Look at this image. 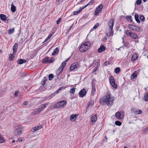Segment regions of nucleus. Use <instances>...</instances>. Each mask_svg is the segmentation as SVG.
Here are the masks:
<instances>
[{
  "instance_id": "f257e3e1",
  "label": "nucleus",
  "mask_w": 148,
  "mask_h": 148,
  "mask_svg": "<svg viewBox=\"0 0 148 148\" xmlns=\"http://www.w3.org/2000/svg\"><path fill=\"white\" fill-rule=\"evenodd\" d=\"M90 45L89 41L85 42L82 44L79 47V50L82 52H84L88 50Z\"/></svg>"
},
{
  "instance_id": "f03ea898",
  "label": "nucleus",
  "mask_w": 148,
  "mask_h": 148,
  "mask_svg": "<svg viewBox=\"0 0 148 148\" xmlns=\"http://www.w3.org/2000/svg\"><path fill=\"white\" fill-rule=\"evenodd\" d=\"M114 100L113 98L110 97V94L106 95V98H105V102L106 103L108 106L110 107L112 105Z\"/></svg>"
},
{
  "instance_id": "7ed1b4c3",
  "label": "nucleus",
  "mask_w": 148,
  "mask_h": 148,
  "mask_svg": "<svg viewBox=\"0 0 148 148\" xmlns=\"http://www.w3.org/2000/svg\"><path fill=\"white\" fill-rule=\"evenodd\" d=\"M23 129L22 126H18L14 131V134L18 136L21 134L23 132Z\"/></svg>"
},
{
  "instance_id": "20e7f679",
  "label": "nucleus",
  "mask_w": 148,
  "mask_h": 148,
  "mask_svg": "<svg viewBox=\"0 0 148 148\" xmlns=\"http://www.w3.org/2000/svg\"><path fill=\"white\" fill-rule=\"evenodd\" d=\"M48 103H44L41 105L39 106L38 109L35 111V113L36 114H38L40 113V112L43 111L44 108L46 107V105H48Z\"/></svg>"
},
{
  "instance_id": "39448f33",
  "label": "nucleus",
  "mask_w": 148,
  "mask_h": 148,
  "mask_svg": "<svg viewBox=\"0 0 148 148\" xmlns=\"http://www.w3.org/2000/svg\"><path fill=\"white\" fill-rule=\"evenodd\" d=\"M114 20L113 18H111V19L108 22V25L109 27V29L110 30H110H109V31L110 33H109V35H110L112 30L113 29V27L114 25ZM109 34V33H107V35H108V34Z\"/></svg>"
},
{
  "instance_id": "423d86ee",
  "label": "nucleus",
  "mask_w": 148,
  "mask_h": 148,
  "mask_svg": "<svg viewBox=\"0 0 148 148\" xmlns=\"http://www.w3.org/2000/svg\"><path fill=\"white\" fill-rule=\"evenodd\" d=\"M66 101L65 100H63L60 101L57 103L54 106V108H56L57 107L58 108H59L60 107L64 106L66 103Z\"/></svg>"
},
{
  "instance_id": "0eeeda50",
  "label": "nucleus",
  "mask_w": 148,
  "mask_h": 148,
  "mask_svg": "<svg viewBox=\"0 0 148 148\" xmlns=\"http://www.w3.org/2000/svg\"><path fill=\"white\" fill-rule=\"evenodd\" d=\"M128 28L130 29L138 31L140 29V28L138 26H135L133 24H129Z\"/></svg>"
},
{
  "instance_id": "6e6552de",
  "label": "nucleus",
  "mask_w": 148,
  "mask_h": 148,
  "mask_svg": "<svg viewBox=\"0 0 148 148\" xmlns=\"http://www.w3.org/2000/svg\"><path fill=\"white\" fill-rule=\"evenodd\" d=\"M86 90L84 88H83L80 91L79 94L80 97H83L86 95Z\"/></svg>"
},
{
  "instance_id": "1a4fd4ad",
  "label": "nucleus",
  "mask_w": 148,
  "mask_h": 148,
  "mask_svg": "<svg viewBox=\"0 0 148 148\" xmlns=\"http://www.w3.org/2000/svg\"><path fill=\"white\" fill-rule=\"evenodd\" d=\"M115 116L117 119H121L124 117V115H122L121 113L119 111L116 113Z\"/></svg>"
},
{
  "instance_id": "9d476101",
  "label": "nucleus",
  "mask_w": 148,
  "mask_h": 148,
  "mask_svg": "<svg viewBox=\"0 0 148 148\" xmlns=\"http://www.w3.org/2000/svg\"><path fill=\"white\" fill-rule=\"evenodd\" d=\"M92 89L91 92V95L92 96H93L95 94V92L96 91V89H95V84L92 83Z\"/></svg>"
},
{
  "instance_id": "9b49d317",
  "label": "nucleus",
  "mask_w": 148,
  "mask_h": 148,
  "mask_svg": "<svg viewBox=\"0 0 148 148\" xmlns=\"http://www.w3.org/2000/svg\"><path fill=\"white\" fill-rule=\"evenodd\" d=\"M18 46V44L17 43H15L14 44L13 47V53L17 51Z\"/></svg>"
},
{
  "instance_id": "f8f14e48",
  "label": "nucleus",
  "mask_w": 148,
  "mask_h": 148,
  "mask_svg": "<svg viewBox=\"0 0 148 148\" xmlns=\"http://www.w3.org/2000/svg\"><path fill=\"white\" fill-rule=\"evenodd\" d=\"M106 49V47L103 45H101L98 49V51L99 53H101L104 51Z\"/></svg>"
},
{
  "instance_id": "ddd939ff",
  "label": "nucleus",
  "mask_w": 148,
  "mask_h": 148,
  "mask_svg": "<svg viewBox=\"0 0 148 148\" xmlns=\"http://www.w3.org/2000/svg\"><path fill=\"white\" fill-rule=\"evenodd\" d=\"M42 127V126L41 125H39L38 126H37L33 128L32 129V132H34L40 129Z\"/></svg>"
},
{
  "instance_id": "4468645a",
  "label": "nucleus",
  "mask_w": 148,
  "mask_h": 148,
  "mask_svg": "<svg viewBox=\"0 0 148 148\" xmlns=\"http://www.w3.org/2000/svg\"><path fill=\"white\" fill-rule=\"evenodd\" d=\"M27 61L23 59H19L17 61L18 63L19 64H21L23 63H25Z\"/></svg>"
},
{
  "instance_id": "2eb2a0df",
  "label": "nucleus",
  "mask_w": 148,
  "mask_h": 148,
  "mask_svg": "<svg viewBox=\"0 0 148 148\" xmlns=\"http://www.w3.org/2000/svg\"><path fill=\"white\" fill-rule=\"evenodd\" d=\"M0 18H1V20L3 21H5L7 19L6 16L3 14H0Z\"/></svg>"
},
{
  "instance_id": "dca6fc26",
  "label": "nucleus",
  "mask_w": 148,
  "mask_h": 148,
  "mask_svg": "<svg viewBox=\"0 0 148 148\" xmlns=\"http://www.w3.org/2000/svg\"><path fill=\"white\" fill-rule=\"evenodd\" d=\"M97 119V117L96 114L92 116L90 118V120L92 122L96 121Z\"/></svg>"
},
{
  "instance_id": "f3484780",
  "label": "nucleus",
  "mask_w": 148,
  "mask_h": 148,
  "mask_svg": "<svg viewBox=\"0 0 148 148\" xmlns=\"http://www.w3.org/2000/svg\"><path fill=\"white\" fill-rule=\"evenodd\" d=\"M14 2H15V1L13 2L12 4L11 8V11L13 12H14L16 10V7L13 4V3Z\"/></svg>"
},
{
  "instance_id": "a211bd4d",
  "label": "nucleus",
  "mask_w": 148,
  "mask_h": 148,
  "mask_svg": "<svg viewBox=\"0 0 148 148\" xmlns=\"http://www.w3.org/2000/svg\"><path fill=\"white\" fill-rule=\"evenodd\" d=\"M73 65V66L74 67V68L75 69H76L79 67V64L78 62H76L74 63H73L72 64Z\"/></svg>"
},
{
  "instance_id": "6ab92c4d",
  "label": "nucleus",
  "mask_w": 148,
  "mask_h": 148,
  "mask_svg": "<svg viewBox=\"0 0 148 148\" xmlns=\"http://www.w3.org/2000/svg\"><path fill=\"white\" fill-rule=\"evenodd\" d=\"M59 51V49L58 47H56L54 50L53 52L52 53V56L55 55L56 54L58 53Z\"/></svg>"
},
{
  "instance_id": "aec40b11",
  "label": "nucleus",
  "mask_w": 148,
  "mask_h": 148,
  "mask_svg": "<svg viewBox=\"0 0 148 148\" xmlns=\"http://www.w3.org/2000/svg\"><path fill=\"white\" fill-rule=\"evenodd\" d=\"M138 57L136 54H134L132 55V58L131 60L132 61H135L138 58Z\"/></svg>"
},
{
  "instance_id": "412c9836",
  "label": "nucleus",
  "mask_w": 148,
  "mask_h": 148,
  "mask_svg": "<svg viewBox=\"0 0 148 148\" xmlns=\"http://www.w3.org/2000/svg\"><path fill=\"white\" fill-rule=\"evenodd\" d=\"M135 18L136 21L138 23H140V21L139 19V16L138 14H136L134 16Z\"/></svg>"
},
{
  "instance_id": "4be33fe9",
  "label": "nucleus",
  "mask_w": 148,
  "mask_h": 148,
  "mask_svg": "<svg viewBox=\"0 0 148 148\" xmlns=\"http://www.w3.org/2000/svg\"><path fill=\"white\" fill-rule=\"evenodd\" d=\"M49 59V57H47L43 59L42 60V62L43 64H46L48 63V59Z\"/></svg>"
},
{
  "instance_id": "5701e85b",
  "label": "nucleus",
  "mask_w": 148,
  "mask_h": 148,
  "mask_svg": "<svg viewBox=\"0 0 148 148\" xmlns=\"http://www.w3.org/2000/svg\"><path fill=\"white\" fill-rule=\"evenodd\" d=\"M110 84L113 83L115 82V80L114 77L113 76H111L110 77Z\"/></svg>"
},
{
  "instance_id": "b1692460",
  "label": "nucleus",
  "mask_w": 148,
  "mask_h": 148,
  "mask_svg": "<svg viewBox=\"0 0 148 148\" xmlns=\"http://www.w3.org/2000/svg\"><path fill=\"white\" fill-rule=\"evenodd\" d=\"M131 37L133 38L136 39L138 38V36L136 34L132 32Z\"/></svg>"
},
{
  "instance_id": "393cba45",
  "label": "nucleus",
  "mask_w": 148,
  "mask_h": 148,
  "mask_svg": "<svg viewBox=\"0 0 148 148\" xmlns=\"http://www.w3.org/2000/svg\"><path fill=\"white\" fill-rule=\"evenodd\" d=\"M132 17L131 16H127L126 17L127 20L129 22H132Z\"/></svg>"
},
{
  "instance_id": "a878e982",
  "label": "nucleus",
  "mask_w": 148,
  "mask_h": 148,
  "mask_svg": "<svg viewBox=\"0 0 148 148\" xmlns=\"http://www.w3.org/2000/svg\"><path fill=\"white\" fill-rule=\"evenodd\" d=\"M137 77L136 73V72H134L131 75V77L132 79H134Z\"/></svg>"
},
{
  "instance_id": "bb28decb",
  "label": "nucleus",
  "mask_w": 148,
  "mask_h": 148,
  "mask_svg": "<svg viewBox=\"0 0 148 148\" xmlns=\"http://www.w3.org/2000/svg\"><path fill=\"white\" fill-rule=\"evenodd\" d=\"M14 57V56L13 55V54H10L9 55V59L10 61H12Z\"/></svg>"
},
{
  "instance_id": "cd10ccee",
  "label": "nucleus",
  "mask_w": 148,
  "mask_h": 148,
  "mask_svg": "<svg viewBox=\"0 0 148 148\" xmlns=\"http://www.w3.org/2000/svg\"><path fill=\"white\" fill-rule=\"evenodd\" d=\"M5 141V140L4 139L2 135L0 133V143H2Z\"/></svg>"
},
{
  "instance_id": "c85d7f7f",
  "label": "nucleus",
  "mask_w": 148,
  "mask_h": 148,
  "mask_svg": "<svg viewBox=\"0 0 148 148\" xmlns=\"http://www.w3.org/2000/svg\"><path fill=\"white\" fill-rule=\"evenodd\" d=\"M48 63H51L53 62L54 61V59L53 58H49V59H48Z\"/></svg>"
},
{
  "instance_id": "c756f323",
  "label": "nucleus",
  "mask_w": 148,
  "mask_h": 148,
  "mask_svg": "<svg viewBox=\"0 0 148 148\" xmlns=\"http://www.w3.org/2000/svg\"><path fill=\"white\" fill-rule=\"evenodd\" d=\"M143 99L145 101H147L148 100V93H147L145 94Z\"/></svg>"
},
{
  "instance_id": "7c9ffc66",
  "label": "nucleus",
  "mask_w": 148,
  "mask_h": 148,
  "mask_svg": "<svg viewBox=\"0 0 148 148\" xmlns=\"http://www.w3.org/2000/svg\"><path fill=\"white\" fill-rule=\"evenodd\" d=\"M120 71H121V69H120V68L119 67H118L116 68L115 69V70H114V72L116 73L117 74V73H119Z\"/></svg>"
},
{
  "instance_id": "2f4dec72",
  "label": "nucleus",
  "mask_w": 148,
  "mask_h": 148,
  "mask_svg": "<svg viewBox=\"0 0 148 148\" xmlns=\"http://www.w3.org/2000/svg\"><path fill=\"white\" fill-rule=\"evenodd\" d=\"M60 67H59L57 71L56 74L57 75H59L63 71L62 70H60Z\"/></svg>"
},
{
  "instance_id": "473e14b6",
  "label": "nucleus",
  "mask_w": 148,
  "mask_h": 148,
  "mask_svg": "<svg viewBox=\"0 0 148 148\" xmlns=\"http://www.w3.org/2000/svg\"><path fill=\"white\" fill-rule=\"evenodd\" d=\"M14 31V28H13L12 29H10L8 31L9 34H11Z\"/></svg>"
},
{
  "instance_id": "72a5a7b5",
  "label": "nucleus",
  "mask_w": 148,
  "mask_h": 148,
  "mask_svg": "<svg viewBox=\"0 0 148 148\" xmlns=\"http://www.w3.org/2000/svg\"><path fill=\"white\" fill-rule=\"evenodd\" d=\"M132 33V32L129 30H127L126 32V33L127 35L128 36H131Z\"/></svg>"
},
{
  "instance_id": "f704fd0d",
  "label": "nucleus",
  "mask_w": 148,
  "mask_h": 148,
  "mask_svg": "<svg viewBox=\"0 0 148 148\" xmlns=\"http://www.w3.org/2000/svg\"><path fill=\"white\" fill-rule=\"evenodd\" d=\"M115 124L116 125L120 126L122 124V123L121 121H115Z\"/></svg>"
},
{
  "instance_id": "c9c22d12",
  "label": "nucleus",
  "mask_w": 148,
  "mask_h": 148,
  "mask_svg": "<svg viewBox=\"0 0 148 148\" xmlns=\"http://www.w3.org/2000/svg\"><path fill=\"white\" fill-rule=\"evenodd\" d=\"M53 77H54L53 75L52 74H50L49 75V80L50 81L52 79H53Z\"/></svg>"
},
{
  "instance_id": "e433bc0d",
  "label": "nucleus",
  "mask_w": 148,
  "mask_h": 148,
  "mask_svg": "<svg viewBox=\"0 0 148 148\" xmlns=\"http://www.w3.org/2000/svg\"><path fill=\"white\" fill-rule=\"evenodd\" d=\"M140 19L141 21L143 22L145 20V18L143 15H140Z\"/></svg>"
},
{
  "instance_id": "4c0bfd02",
  "label": "nucleus",
  "mask_w": 148,
  "mask_h": 148,
  "mask_svg": "<svg viewBox=\"0 0 148 148\" xmlns=\"http://www.w3.org/2000/svg\"><path fill=\"white\" fill-rule=\"evenodd\" d=\"M112 86L114 88H117V85L115 84V82L111 84Z\"/></svg>"
},
{
  "instance_id": "58836bf2",
  "label": "nucleus",
  "mask_w": 148,
  "mask_h": 148,
  "mask_svg": "<svg viewBox=\"0 0 148 148\" xmlns=\"http://www.w3.org/2000/svg\"><path fill=\"white\" fill-rule=\"evenodd\" d=\"M81 12V10H78L74 11L73 12V14L74 15H76L80 13Z\"/></svg>"
},
{
  "instance_id": "ea45409f",
  "label": "nucleus",
  "mask_w": 148,
  "mask_h": 148,
  "mask_svg": "<svg viewBox=\"0 0 148 148\" xmlns=\"http://www.w3.org/2000/svg\"><path fill=\"white\" fill-rule=\"evenodd\" d=\"M47 80V78L46 77H44L43 79V81L41 82V83L42 85L44 84Z\"/></svg>"
},
{
  "instance_id": "a19ab883",
  "label": "nucleus",
  "mask_w": 148,
  "mask_h": 148,
  "mask_svg": "<svg viewBox=\"0 0 148 148\" xmlns=\"http://www.w3.org/2000/svg\"><path fill=\"white\" fill-rule=\"evenodd\" d=\"M100 12L99 11H98V8H96L94 13V15H97Z\"/></svg>"
},
{
  "instance_id": "79ce46f5",
  "label": "nucleus",
  "mask_w": 148,
  "mask_h": 148,
  "mask_svg": "<svg viewBox=\"0 0 148 148\" xmlns=\"http://www.w3.org/2000/svg\"><path fill=\"white\" fill-rule=\"evenodd\" d=\"M70 119L71 121H73V120H74L75 119V116L74 115H71L70 116Z\"/></svg>"
},
{
  "instance_id": "37998d69",
  "label": "nucleus",
  "mask_w": 148,
  "mask_h": 148,
  "mask_svg": "<svg viewBox=\"0 0 148 148\" xmlns=\"http://www.w3.org/2000/svg\"><path fill=\"white\" fill-rule=\"evenodd\" d=\"M142 113V111L141 110H136L135 114H140Z\"/></svg>"
},
{
  "instance_id": "c03bdc74",
  "label": "nucleus",
  "mask_w": 148,
  "mask_h": 148,
  "mask_svg": "<svg viewBox=\"0 0 148 148\" xmlns=\"http://www.w3.org/2000/svg\"><path fill=\"white\" fill-rule=\"evenodd\" d=\"M75 88H71L70 90V92L72 94H74L75 92Z\"/></svg>"
},
{
  "instance_id": "a18cd8bd",
  "label": "nucleus",
  "mask_w": 148,
  "mask_h": 148,
  "mask_svg": "<svg viewBox=\"0 0 148 148\" xmlns=\"http://www.w3.org/2000/svg\"><path fill=\"white\" fill-rule=\"evenodd\" d=\"M99 23H97L93 27V28L94 29H95L97 28V27L99 26Z\"/></svg>"
},
{
  "instance_id": "49530a36",
  "label": "nucleus",
  "mask_w": 148,
  "mask_h": 148,
  "mask_svg": "<svg viewBox=\"0 0 148 148\" xmlns=\"http://www.w3.org/2000/svg\"><path fill=\"white\" fill-rule=\"evenodd\" d=\"M94 3V1L93 0H91L87 4V5H92Z\"/></svg>"
},
{
  "instance_id": "de8ad7c7",
  "label": "nucleus",
  "mask_w": 148,
  "mask_h": 148,
  "mask_svg": "<svg viewBox=\"0 0 148 148\" xmlns=\"http://www.w3.org/2000/svg\"><path fill=\"white\" fill-rule=\"evenodd\" d=\"M136 3L137 5H140L141 3V0H137L136 2Z\"/></svg>"
},
{
  "instance_id": "09e8293b",
  "label": "nucleus",
  "mask_w": 148,
  "mask_h": 148,
  "mask_svg": "<svg viewBox=\"0 0 148 148\" xmlns=\"http://www.w3.org/2000/svg\"><path fill=\"white\" fill-rule=\"evenodd\" d=\"M103 5H102V4H101L100 5H99L97 7V8H98V9L99 8H100V10H102L103 8Z\"/></svg>"
},
{
  "instance_id": "8fccbe9b",
  "label": "nucleus",
  "mask_w": 148,
  "mask_h": 148,
  "mask_svg": "<svg viewBox=\"0 0 148 148\" xmlns=\"http://www.w3.org/2000/svg\"><path fill=\"white\" fill-rule=\"evenodd\" d=\"M64 66H65L64 65L62 64H61V65L60 66V70H62V71H63Z\"/></svg>"
},
{
  "instance_id": "3c124183",
  "label": "nucleus",
  "mask_w": 148,
  "mask_h": 148,
  "mask_svg": "<svg viewBox=\"0 0 148 148\" xmlns=\"http://www.w3.org/2000/svg\"><path fill=\"white\" fill-rule=\"evenodd\" d=\"M74 67L73 66V65L72 64L70 66V70L71 71H73L75 69L74 68Z\"/></svg>"
},
{
  "instance_id": "603ef678",
  "label": "nucleus",
  "mask_w": 148,
  "mask_h": 148,
  "mask_svg": "<svg viewBox=\"0 0 148 148\" xmlns=\"http://www.w3.org/2000/svg\"><path fill=\"white\" fill-rule=\"evenodd\" d=\"M61 20V18H58V20L57 21L56 23L58 24H60Z\"/></svg>"
},
{
  "instance_id": "864d4df0",
  "label": "nucleus",
  "mask_w": 148,
  "mask_h": 148,
  "mask_svg": "<svg viewBox=\"0 0 148 148\" xmlns=\"http://www.w3.org/2000/svg\"><path fill=\"white\" fill-rule=\"evenodd\" d=\"M87 6H88V5L87 4L85 6H84L82 8L80 7L79 10H81V11L82 10L84 9L85 8H86Z\"/></svg>"
},
{
  "instance_id": "5fc2aeb1",
  "label": "nucleus",
  "mask_w": 148,
  "mask_h": 148,
  "mask_svg": "<svg viewBox=\"0 0 148 148\" xmlns=\"http://www.w3.org/2000/svg\"><path fill=\"white\" fill-rule=\"evenodd\" d=\"M99 101L100 103L103 102H105V98H101L100 99Z\"/></svg>"
},
{
  "instance_id": "6e6d98bb",
  "label": "nucleus",
  "mask_w": 148,
  "mask_h": 148,
  "mask_svg": "<svg viewBox=\"0 0 148 148\" xmlns=\"http://www.w3.org/2000/svg\"><path fill=\"white\" fill-rule=\"evenodd\" d=\"M103 64L105 66H106L107 65H109L110 64V62L108 61H106Z\"/></svg>"
},
{
  "instance_id": "4d7b16f0",
  "label": "nucleus",
  "mask_w": 148,
  "mask_h": 148,
  "mask_svg": "<svg viewBox=\"0 0 148 148\" xmlns=\"http://www.w3.org/2000/svg\"><path fill=\"white\" fill-rule=\"evenodd\" d=\"M136 110L135 109L132 108L131 109V111L133 113H134V114H135V112H136Z\"/></svg>"
},
{
  "instance_id": "13d9d810",
  "label": "nucleus",
  "mask_w": 148,
  "mask_h": 148,
  "mask_svg": "<svg viewBox=\"0 0 148 148\" xmlns=\"http://www.w3.org/2000/svg\"><path fill=\"white\" fill-rule=\"evenodd\" d=\"M98 67L97 66H96V67H95L94 69L93 70V72H96L97 71V70L98 69Z\"/></svg>"
},
{
  "instance_id": "bf43d9fd",
  "label": "nucleus",
  "mask_w": 148,
  "mask_h": 148,
  "mask_svg": "<svg viewBox=\"0 0 148 148\" xmlns=\"http://www.w3.org/2000/svg\"><path fill=\"white\" fill-rule=\"evenodd\" d=\"M74 115V116H75V119H74V120H73V121H75L76 120V119L77 118V117L78 114H75V115Z\"/></svg>"
},
{
  "instance_id": "052dcab7",
  "label": "nucleus",
  "mask_w": 148,
  "mask_h": 148,
  "mask_svg": "<svg viewBox=\"0 0 148 148\" xmlns=\"http://www.w3.org/2000/svg\"><path fill=\"white\" fill-rule=\"evenodd\" d=\"M63 88H65L64 86L61 87L60 88L58 89V90L60 91L61 90H62Z\"/></svg>"
},
{
  "instance_id": "680f3d73",
  "label": "nucleus",
  "mask_w": 148,
  "mask_h": 148,
  "mask_svg": "<svg viewBox=\"0 0 148 148\" xmlns=\"http://www.w3.org/2000/svg\"><path fill=\"white\" fill-rule=\"evenodd\" d=\"M51 36L52 35L49 34V36H47V39L49 40V39L51 38Z\"/></svg>"
},
{
  "instance_id": "e2e57ef3",
  "label": "nucleus",
  "mask_w": 148,
  "mask_h": 148,
  "mask_svg": "<svg viewBox=\"0 0 148 148\" xmlns=\"http://www.w3.org/2000/svg\"><path fill=\"white\" fill-rule=\"evenodd\" d=\"M147 128L146 129H145L143 131V132H144L146 133L147 132V130H148V127H147Z\"/></svg>"
},
{
  "instance_id": "0e129e2a",
  "label": "nucleus",
  "mask_w": 148,
  "mask_h": 148,
  "mask_svg": "<svg viewBox=\"0 0 148 148\" xmlns=\"http://www.w3.org/2000/svg\"><path fill=\"white\" fill-rule=\"evenodd\" d=\"M27 104V102L26 101H25L24 102V103H23V105L24 106L26 105Z\"/></svg>"
},
{
  "instance_id": "69168bd1",
  "label": "nucleus",
  "mask_w": 148,
  "mask_h": 148,
  "mask_svg": "<svg viewBox=\"0 0 148 148\" xmlns=\"http://www.w3.org/2000/svg\"><path fill=\"white\" fill-rule=\"evenodd\" d=\"M18 140L19 142H21L22 141V139L21 138H18Z\"/></svg>"
},
{
  "instance_id": "338daca9",
  "label": "nucleus",
  "mask_w": 148,
  "mask_h": 148,
  "mask_svg": "<svg viewBox=\"0 0 148 148\" xmlns=\"http://www.w3.org/2000/svg\"><path fill=\"white\" fill-rule=\"evenodd\" d=\"M96 64V66H97L98 67L100 65V63L99 62H97V63H96L95 64Z\"/></svg>"
},
{
  "instance_id": "774afa93",
  "label": "nucleus",
  "mask_w": 148,
  "mask_h": 148,
  "mask_svg": "<svg viewBox=\"0 0 148 148\" xmlns=\"http://www.w3.org/2000/svg\"><path fill=\"white\" fill-rule=\"evenodd\" d=\"M96 61V60H93V62L90 64V66H92V65H93V64H94L95 62Z\"/></svg>"
}]
</instances>
